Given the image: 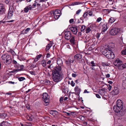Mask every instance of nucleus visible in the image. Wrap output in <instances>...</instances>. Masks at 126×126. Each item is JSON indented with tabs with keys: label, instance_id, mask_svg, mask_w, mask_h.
Segmentation results:
<instances>
[{
	"label": "nucleus",
	"instance_id": "nucleus-1",
	"mask_svg": "<svg viewBox=\"0 0 126 126\" xmlns=\"http://www.w3.org/2000/svg\"><path fill=\"white\" fill-rule=\"evenodd\" d=\"M62 69L60 66H56L52 70V75L53 80L55 82H58L62 79L61 74Z\"/></svg>",
	"mask_w": 126,
	"mask_h": 126
},
{
	"label": "nucleus",
	"instance_id": "nucleus-2",
	"mask_svg": "<svg viewBox=\"0 0 126 126\" xmlns=\"http://www.w3.org/2000/svg\"><path fill=\"white\" fill-rule=\"evenodd\" d=\"M1 58L2 60L4 61V62H5L6 64H10L12 62L11 56L7 53L3 54L1 56Z\"/></svg>",
	"mask_w": 126,
	"mask_h": 126
},
{
	"label": "nucleus",
	"instance_id": "nucleus-3",
	"mask_svg": "<svg viewBox=\"0 0 126 126\" xmlns=\"http://www.w3.org/2000/svg\"><path fill=\"white\" fill-rule=\"evenodd\" d=\"M116 106L121 108L122 111L121 112L120 114L121 116H123L126 112V108L125 107L123 106L122 101L120 100H118L117 101Z\"/></svg>",
	"mask_w": 126,
	"mask_h": 126
},
{
	"label": "nucleus",
	"instance_id": "nucleus-4",
	"mask_svg": "<svg viewBox=\"0 0 126 126\" xmlns=\"http://www.w3.org/2000/svg\"><path fill=\"white\" fill-rule=\"evenodd\" d=\"M42 97L44 100V105L47 106L49 104V97L48 96V94L47 93H44L42 95Z\"/></svg>",
	"mask_w": 126,
	"mask_h": 126
},
{
	"label": "nucleus",
	"instance_id": "nucleus-5",
	"mask_svg": "<svg viewBox=\"0 0 126 126\" xmlns=\"http://www.w3.org/2000/svg\"><path fill=\"white\" fill-rule=\"evenodd\" d=\"M100 49L101 52L105 56L106 54L109 52H111V49L109 47L106 48L105 47H101Z\"/></svg>",
	"mask_w": 126,
	"mask_h": 126
},
{
	"label": "nucleus",
	"instance_id": "nucleus-6",
	"mask_svg": "<svg viewBox=\"0 0 126 126\" xmlns=\"http://www.w3.org/2000/svg\"><path fill=\"white\" fill-rule=\"evenodd\" d=\"M14 8L13 6H11L9 7L7 16L8 18L10 19L12 16L14 14Z\"/></svg>",
	"mask_w": 126,
	"mask_h": 126
},
{
	"label": "nucleus",
	"instance_id": "nucleus-7",
	"mask_svg": "<svg viewBox=\"0 0 126 126\" xmlns=\"http://www.w3.org/2000/svg\"><path fill=\"white\" fill-rule=\"evenodd\" d=\"M64 37L66 40L70 39L72 37L71 32L66 31L64 32Z\"/></svg>",
	"mask_w": 126,
	"mask_h": 126
},
{
	"label": "nucleus",
	"instance_id": "nucleus-8",
	"mask_svg": "<svg viewBox=\"0 0 126 126\" xmlns=\"http://www.w3.org/2000/svg\"><path fill=\"white\" fill-rule=\"evenodd\" d=\"M119 31L118 28H114L111 29L110 31V33L112 35H116Z\"/></svg>",
	"mask_w": 126,
	"mask_h": 126
},
{
	"label": "nucleus",
	"instance_id": "nucleus-9",
	"mask_svg": "<svg viewBox=\"0 0 126 126\" xmlns=\"http://www.w3.org/2000/svg\"><path fill=\"white\" fill-rule=\"evenodd\" d=\"M6 11L4 5L2 3H0V15L5 14Z\"/></svg>",
	"mask_w": 126,
	"mask_h": 126
},
{
	"label": "nucleus",
	"instance_id": "nucleus-10",
	"mask_svg": "<svg viewBox=\"0 0 126 126\" xmlns=\"http://www.w3.org/2000/svg\"><path fill=\"white\" fill-rule=\"evenodd\" d=\"M105 56L108 59H112L114 58L115 55L114 53L111 50V52H109L106 54Z\"/></svg>",
	"mask_w": 126,
	"mask_h": 126
},
{
	"label": "nucleus",
	"instance_id": "nucleus-11",
	"mask_svg": "<svg viewBox=\"0 0 126 126\" xmlns=\"http://www.w3.org/2000/svg\"><path fill=\"white\" fill-rule=\"evenodd\" d=\"M114 65L117 66H121L123 64L122 61L119 59H117L115 60L113 63Z\"/></svg>",
	"mask_w": 126,
	"mask_h": 126
},
{
	"label": "nucleus",
	"instance_id": "nucleus-12",
	"mask_svg": "<svg viewBox=\"0 0 126 126\" xmlns=\"http://www.w3.org/2000/svg\"><path fill=\"white\" fill-rule=\"evenodd\" d=\"M78 27L76 26H72L70 28V29L75 34H76L78 31Z\"/></svg>",
	"mask_w": 126,
	"mask_h": 126
},
{
	"label": "nucleus",
	"instance_id": "nucleus-13",
	"mask_svg": "<svg viewBox=\"0 0 126 126\" xmlns=\"http://www.w3.org/2000/svg\"><path fill=\"white\" fill-rule=\"evenodd\" d=\"M113 110L115 112L117 113L120 112L121 110H122L121 108L118 107L116 105L114 106Z\"/></svg>",
	"mask_w": 126,
	"mask_h": 126
},
{
	"label": "nucleus",
	"instance_id": "nucleus-14",
	"mask_svg": "<svg viewBox=\"0 0 126 126\" xmlns=\"http://www.w3.org/2000/svg\"><path fill=\"white\" fill-rule=\"evenodd\" d=\"M74 61V60L73 59H72L70 58H68V60H66L65 62L66 65L67 66L70 65L71 63H73Z\"/></svg>",
	"mask_w": 126,
	"mask_h": 126
},
{
	"label": "nucleus",
	"instance_id": "nucleus-15",
	"mask_svg": "<svg viewBox=\"0 0 126 126\" xmlns=\"http://www.w3.org/2000/svg\"><path fill=\"white\" fill-rule=\"evenodd\" d=\"M101 28L102 32H104L106 31L108 28L107 27V24L105 23L102 25Z\"/></svg>",
	"mask_w": 126,
	"mask_h": 126
},
{
	"label": "nucleus",
	"instance_id": "nucleus-16",
	"mask_svg": "<svg viewBox=\"0 0 126 126\" xmlns=\"http://www.w3.org/2000/svg\"><path fill=\"white\" fill-rule=\"evenodd\" d=\"M119 89L117 87L114 88V89L111 92V94L113 95H117L119 94Z\"/></svg>",
	"mask_w": 126,
	"mask_h": 126
},
{
	"label": "nucleus",
	"instance_id": "nucleus-17",
	"mask_svg": "<svg viewBox=\"0 0 126 126\" xmlns=\"http://www.w3.org/2000/svg\"><path fill=\"white\" fill-rule=\"evenodd\" d=\"M57 62L58 65V66H61L62 65L63 63L62 60L60 58H58L57 60Z\"/></svg>",
	"mask_w": 126,
	"mask_h": 126
},
{
	"label": "nucleus",
	"instance_id": "nucleus-18",
	"mask_svg": "<svg viewBox=\"0 0 126 126\" xmlns=\"http://www.w3.org/2000/svg\"><path fill=\"white\" fill-rule=\"evenodd\" d=\"M49 14L52 15V16L53 15L54 16L55 18L56 19H58L61 15V14H60V15H59L57 14H55V13H53V12H51Z\"/></svg>",
	"mask_w": 126,
	"mask_h": 126
},
{
	"label": "nucleus",
	"instance_id": "nucleus-19",
	"mask_svg": "<svg viewBox=\"0 0 126 126\" xmlns=\"http://www.w3.org/2000/svg\"><path fill=\"white\" fill-rule=\"evenodd\" d=\"M12 63L15 67L18 68L19 67L20 64L16 61L14 60H13Z\"/></svg>",
	"mask_w": 126,
	"mask_h": 126
},
{
	"label": "nucleus",
	"instance_id": "nucleus-20",
	"mask_svg": "<svg viewBox=\"0 0 126 126\" xmlns=\"http://www.w3.org/2000/svg\"><path fill=\"white\" fill-rule=\"evenodd\" d=\"M82 55L80 54H78L74 56L75 58L78 60L81 59L82 58Z\"/></svg>",
	"mask_w": 126,
	"mask_h": 126
},
{
	"label": "nucleus",
	"instance_id": "nucleus-21",
	"mask_svg": "<svg viewBox=\"0 0 126 126\" xmlns=\"http://www.w3.org/2000/svg\"><path fill=\"white\" fill-rule=\"evenodd\" d=\"M74 90L76 92L77 94L79 95L81 91V89L79 88L78 86H76L75 89Z\"/></svg>",
	"mask_w": 126,
	"mask_h": 126
},
{
	"label": "nucleus",
	"instance_id": "nucleus-22",
	"mask_svg": "<svg viewBox=\"0 0 126 126\" xmlns=\"http://www.w3.org/2000/svg\"><path fill=\"white\" fill-rule=\"evenodd\" d=\"M71 38L70 40V42L72 45H74L75 44V36L72 35Z\"/></svg>",
	"mask_w": 126,
	"mask_h": 126
},
{
	"label": "nucleus",
	"instance_id": "nucleus-23",
	"mask_svg": "<svg viewBox=\"0 0 126 126\" xmlns=\"http://www.w3.org/2000/svg\"><path fill=\"white\" fill-rule=\"evenodd\" d=\"M50 113L54 116L55 117L56 115L58 114V112L55 110H52L50 111Z\"/></svg>",
	"mask_w": 126,
	"mask_h": 126
},
{
	"label": "nucleus",
	"instance_id": "nucleus-24",
	"mask_svg": "<svg viewBox=\"0 0 126 126\" xmlns=\"http://www.w3.org/2000/svg\"><path fill=\"white\" fill-rule=\"evenodd\" d=\"M42 56V55L40 54L37 56L34 59V61L35 62L37 61Z\"/></svg>",
	"mask_w": 126,
	"mask_h": 126
},
{
	"label": "nucleus",
	"instance_id": "nucleus-25",
	"mask_svg": "<svg viewBox=\"0 0 126 126\" xmlns=\"http://www.w3.org/2000/svg\"><path fill=\"white\" fill-rule=\"evenodd\" d=\"M82 2H72L71 3V5H72L74 6L76 5H79L81 4L82 3Z\"/></svg>",
	"mask_w": 126,
	"mask_h": 126
},
{
	"label": "nucleus",
	"instance_id": "nucleus-26",
	"mask_svg": "<svg viewBox=\"0 0 126 126\" xmlns=\"http://www.w3.org/2000/svg\"><path fill=\"white\" fill-rule=\"evenodd\" d=\"M52 46L51 44H48L46 46V50L47 51L49 50L50 47Z\"/></svg>",
	"mask_w": 126,
	"mask_h": 126
},
{
	"label": "nucleus",
	"instance_id": "nucleus-27",
	"mask_svg": "<svg viewBox=\"0 0 126 126\" xmlns=\"http://www.w3.org/2000/svg\"><path fill=\"white\" fill-rule=\"evenodd\" d=\"M122 85L124 88H126V78L125 79L123 80L122 83Z\"/></svg>",
	"mask_w": 126,
	"mask_h": 126
},
{
	"label": "nucleus",
	"instance_id": "nucleus-28",
	"mask_svg": "<svg viewBox=\"0 0 126 126\" xmlns=\"http://www.w3.org/2000/svg\"><path fill=\"white\" fill-rule=\"evenodd\" d=\"M115 20L113 17H111L110 19L109 20V23H112Z\"/></svg>",
	"mask_w": 126,
	"mask_h": 126
},
{
	"label": "nucleus",
	"instance_id": "nucleus-29",
	"mask_svg": "<svg viewBox=\"0 0 126 126\" xmlns=\"http://www.w3.org/2000/svg\"><path fill=\"white\" fill-rule=\"evenodd\" d=\"M21 71L20 69H14V70H13L12 71H11L10 72L12 73H15L18 71Z\"/></svg>",
	"mask_w": 126,
	"mask_h": 126
},
{
	"label": "nucleus",
	"instance_id": "nucleus-30",
	"mask_svg": "<svg viewBox=\"0 0 126 126\" xmlns=\"http://www.w3.org/2000/svg\"><path fill=\"white\" fill-rule=\"evenodd\" d=\"M29 6H28L24 8V11L25 12L27 13L29 9Z\"/></svg>",
	"mask_w": 126,
	"mask_h": 126
},
{
	"label": "nucleus",
	"instance_id": "nucleus-31",
	"mask_svg": "<svg viewBox=\"0 0 126 126\" xmlns=\"http://www.w3.org/2000/svg\"><path fill=\"white\" fill-rule=\"evenodd\" d=\"M46 62L45 60H44L42 61V64L43 66L44 67L46 65Z\"/></svg>",
	"mask_w": 126,
	"mask_h": 126
},
{
	"label": "nucleus",
	"instance_id": "nucleus-32",
	"mask_svg": "<svg viewBox=\"0 0 126 126\" xmlns=\"http://www.w3.org/2000/svg\"><path fill=\"white\" fill-rule=\"evenodd\" d=\"M61 12V11L59 10H56L55 12H53V13H55V14H58L59 15L60 14V13Z\"/></svg>",
	"mask_w": 126,
	"mask_h": 126
},
{
	"label": "nucleus",
	"instance_id": "nucleus-33",
	"mask_svg": "<svg viewBox=\"0 0 126 126\" xmlns=\"http://www.w3.org/2000/svg\"><path fill=\"white\" fill-rule=\"evenodd\" d=\"M121 53L123 55H126V47L122 51Z\"/></svg>",
	"mask_w": 126,
	"mask_h": 126
},
{
	"label": "nucleus",
	"instance_id": "nucleus-34",
	"mask_svg": "<svg viewBox=\"0 0 126 126\" xmlns=\"http://www.w3.org/2000/svg\"><path fill=\"white\" fill-rule=\"evenodd\" d=\"M85 31L86 33H87L91 31V29L90 28L88 27L86 28Z\"/></svg>",
	"mask_w": 126,
	"mask_h": 126
},
{
	"label": "nucleus",
	"instance_id": "nucleus-35",
	"mask_svg": "<svg viewBox=\"0 0 126 126\" xmlns=\"http://www.w3.org/2000/svg\"><path fill=\"white\" fill-rule=\"evenodd\" d=\"M25 79V78L24 77H21L18 78V79L20 81H23Z\"/></svg>",
	"mask_w": 126,
	"mask_h": 126
},
{
	"label": "nucleus",
	"instance_id": "nucleus-36",
	"mask_svg": "<svg viewBox=\"0 0 126 126\" xmlns=\"http://www.w3.org/2000/svg\"><path fill=\"white\" fill-rule=\"evenodd\" d=\"M88 13L87 12H85L84 13L83 16V17L84 18L86 17L88 15Z\"/></svg>",
	"mask_w": 126,
	"mask_h": 126
},
{
	"label": "nucleus",
	"instance_id": "nucleus-37",
	"mask_svg": "<svg viewBox=\"0 0 126 126\" xmlns=\"http://www.w3.org/2000/svg\"><path fill=\"white\" fill-rule=\"evenodd\" d=\"M85 29V26L84 25H82L80 29V30L81 32L83 31Z\"/></svg>",
	"mask_w": 126,
	"mask_h": 126
},
{
	"label": "nucleus",
	"instance_id": "nucleus-38",
	"mask_svg": "<svg viewBox=\"0 0 126 126\" xmlns=\"http://www.w3.org/2000/svg\"><path fill=\"white\" fill-rule=\"evenodd\" d=\"M90 63L91 64V65L92 67L95 66L96 64V63H94V62L93 61H92Z\"/></svg>",
	"mask_w": 126,
	"mask_h": 126
},
{
	"label": "nucleus",
	"instance_id": "nucleus-39",
	"mask_svg": "<svg viewBox=\"0 0 126 126\" xmlns=\"http://www.w3.org/2000/svg\"><path fill=\"white\" fill-rule=\"evenodd\" d=\"M7 123L6 122L3 121L0 124V126H5V124Z\"/></svg>",
	"mask_w": 126,
	"mask_h": 126
},
{
	"label": "nucleus",
	"instance_id": "nucleus-40",
	"mask_svg": "<svg viewBox=\"0 0 126 126\" xmlns=\"http://www.w3.org/2000/svg\"><path fill=\"white\" fill-rule=\"evenodd\" d=\"M29 118V119H28L30 121H32V120L33 119V117L32 116H31L30 115H29L27 117V118H28V117Z\"/></svg>",
	"mask_w": 126,
	"mask_h": 126
},
{
	"label": "nucleus",
	"instance_id": "nucleus-41",
	"mask_svg": "<svg viewBox=\"0 0 126 126\" xmlns=\"http://www.w3.org/2000/svg\"><path fill=\"white\" fill-rule=\"evenodd\" d=\"M1 117L2 118H5L6 116V114L5 113H3L0 115Z\"/></svg>",
	"mask_w": 126,
	"mask_h": 126
},
{
	"label": "nucleus",
	"instance_id": "nucleus-42",
	"mask_svg": "<svg viewBox=\"0 0 126 126\" xmlns=\"http://www.w3.org/2000/svg\"><path fill=\"white\" fill-rule=\"evenodd\" d=\"M79 118L81 120H84L85 119V117L84 116H79Z\"/></svg>",
	"mask_w": 126,
	"mask_h": 126
},
{
	"label": "nucleus",
	"instance_id": "nucleus-43",
	"mask_svg": "<svg viewBox=\"0 0 126 126\" xmlns=\"http://www.w3.org/2000/svg\"><path fill=\"white\" fill-rule=\"evenodd\" d=\"M14 21V20H11L10 21H6V22H13ZM6 21H2V23H5L6 22Z\"/></svg>",
	"mask_w": 126,
	"mask_h": 126
},
{
	"label": "nucleus",
	"instance_id": "nucleus-44",
	"mask_svg": "<svg viewBox=\"0 0 126 126\" xmlns=\"http://www.w3.org/2000/svg\"><path fill=\"white\" fill-rule=\"evenodd\" d=\"M45 83L47 85L49 84L50 83V81L48 79H46L45 81Z\"/></svg>",
	"mask_w": 126,
	"mask_h": 126
},
{
	"label": "nucleus",
	"instance_id": "nucleus-45",
	"mask_svg": "<svg viewBox=\"0 0 126 126\" xmlns=\"http://www.w3.org/2000/svg\"><path fill=\"white\" fill-rule=\"evenodd\" d=\"M30 30V29L29 28H27L25 30V32H25V33H27V32H28Z\"/></svg>",
	"mask_w": 126,
	"mask_h": 126
},
{
	"label": "nucleus",
	"instance_id": "nucleus-46",
	"mask_svg": "<svg viewBox=\"0 0 126 126\" xmlns=\"http://www.w3.org/2000/svg\"><path fill=\"white\" fill-rule=\"evenodd\" d=\"M81 9H79L76 11V14L78 15L81 11Z\"/></svg>",
	"mask_w": 126,
	"mask_h": 126
},
{
	"label": "nucleus",
	"instance_id": "nucleus-47",
	"mask_svg": "<svg viewBox=\"0 0 126 126\" xmlns=\"http://www.w3.org/2000/svg\"><path fill=\"white\" fill-rule=\"evenodd\" d=\"M71 84L72 86V87H73L75 85V82H74L72 80L71 81Z\"/></svg>",
	"mask_w": 126,
	"mask_h": 126
},
{
	"label": "nucleus",
	"instance_id": "nucleus-48",
	"mask_svg": "<svg viewBox=\"0 0 126 126\" xmlns=\"http://www.w3.org/2000/svg\"><path fill=\"white\" fill-rule=\"evenodd\" d=\"M108 89L109 91H110L112 88V86H110V85L109 84L108 85Z\"/></svg>",
	"mask_w": 126,
	"mask_h": 126
},
{
	"label": "nucleus",
	"instance_id": "nucleus-49",
	"mask_svg": "<svg viewBox=\"0 0 126 126\" xmlns=\"http://www.w3.org/2000/svg\"><path fill=\"white\" fill-rule=\"evenodd\" d=\"M121 66L123 67V68H126V63H125L123 64H122Z\"/></svg>",
	"mask_w": 126,
	"mask_h": 126
},
{
	"label": "nucleus",
	"instance_id": "nucleus-50",
	"mask_svg": "<svg viewBox=\"0 0 126 126\" xmlns=\"http://www.w3.org/2000/svg\"><path fill=\"white\" fill-rule=\"evenodd\" d=\"M102 20V18L100 17H99L98 18L97 20L96 21L97 22H99L101 20Z\"/></svg>",
	"mask_w": 126,
	"mask_h": 126
},
{
	"label": "nucleus",
	"instance_id": "nucleus-51",
	"mask_svg": "<svg viewBox=\"0 0 126 126\" xmlns=\"http://www.w3.org/2000/svg\"><path fill=\"white\" fill-rule=\"evenodd\" d=\"M28 6H30L29 7V10H31L34 8V7H33L32 5V6L31 5H28Z\"/></svg>",
	"mask_w": 126,
	"mask_h": 126
},
{
	"label": "nucleus",
	"instance_id": "nucleus-52",
	"mask_svg": "<svg viewBox=\"0 0 126 126\" xmlns=\"http://www.w3.org/2000/svg\"><path fill=\"white\" fill-rule=\"evenodd\" d=\"M74 19H71L69 20V22L70 23H71L73 22Z\"/></svg>",
	"mask_w": 126,
	"mask_h": 126
},
{
	"label": "nucleus",
	"instance_id": "nucleus-53",
	"mask_svg": "<svg viewBox=\"0 0 126 126\" xmlns=\"http://www.w3.org/2000/svg\"><path fill=\"white\" fill-rule=\"evenodd\" d=\"M88 14L90 16H92L93 14L92 12V11H90L89 12Z\"/></svg>",
	"mask_w": 126,
	"mask_h": 126
},
{
	"label": "nucleus",
	"instance_id": "nucleus-54",
	"mask_svg": "<svg viewBox=\"0 0 126 126\" xmlns=\"http://www.w3.org/2000/svg\"><path fill=\"white\" fill-rule=\"evenodd\" d=\"M100 34H99V33H97L96 34V37L97 38V39H98L99 38V36H100Z\"/></svg>",
	"mask_w": 126,
	"mask_h": 126
},
{
	"label": "nucleus",
	"instance_id": "nucleus-55",
	"mask_svg": "<svg viewBox=\"0 0 126 126\" xmlns=\"http://www.w3.org/2000/svg\"><path fill=\"white\" fill-rule=\"evenodd\" d=\"M19 67L20 68V69L21 70V71L24 67V66L23 65H20Z\"/></svg>",
	"mask_w": 126,
	"mask_h": 126
},
{
	"label": "nucleus",
	"instance_id": "nucleus-56",
	"mask_svg": "<svg viewBox=\"0 0 126 126\" xmlns=\"http://www.w3.org/2000/svg\"><path fill=\"white\" fill-rule=\"evenodd\" d=\"M96 96L97 98H101L100 96L98 94H96Z\"/></svg>",
	"mask_w": 126,
	"mask_h": 126
},
{
	"label": "nucleus",
	"instance_id": "nucleus-57",
	"mask_svg": "<svg viewBox=\"0 0 126 126\" xmlns=\"http://www.w3.org/2000/svg\"><path fill=\"white\" fill-rule=\"evenodd\" d=\"M63 97H61L60 99V102H62L63 101Z\"/></svg>",
	"mask_w": 126,
	"mask_h": 126
},
{
	"label": "nucleus",
	"instance_id": "nucleus-58",
	"mask_svg": "<svg viewBox=\"0 0 126 126\" xmlns=\"http://www.w3.org/2000/svg\"><path fill=\"white\" fill-rule=\"evenodd\" d=\"M50 55L49 53H47V54L46 57L47 58H48L50 56Z\"/></svg>",
	"mask_w": 126,
	"mask_h": 126
},
{
	"label": "nucleus",
	"instance_id": "nucleus-59",
	"mask_svg": "<svg viewBox=\"0 0 126 126\" xmlns=\"http://www.w3.org/2000/svg\"><path fill=\"white\" fill-rule=\"evenodd\" d=\"M8 83L10 84H15V82H12V81H9L8 82Z\"/></svg>",
	"mask_w": 126,
	"mask_h": 126
},
{
	"label": "nucleus",
	"instance_id": "nucleus-60",
	"mask_svg": "<svg viewBox=\"0 0 126 126\" xmlns=\"http://www.w3.org/2000/svg\"><path fill=\"white\" fill-rule=\"evenodd\" d=\"M89 91H87V90H85L84 91V93H89Z\"/></svg>",
	"mask_w": 126,
	"mask_h": 126
},
{
	"label": "nucleus",
	"instance_id": "nucleus-61",
	"mask_svg": "<svg viewBox=\"0 0 126 126\" xmlns=\"http://www.w3.org/2000/svg\"><path fill=\"white\" fill-rule=\"evenodd\" d=\"M72 76L73 77H76V75L75 74L73 73Z\"/></svg>",
	"mask_w": 126,
	"mask_h": 126
},
{
	"label": "nucleus",
	"instance_id": "nucleus-62",
	"mask_svg": "<svg viewBox=\"0 0 126 126\" xmlns=\"http://www.w3.org/2000/svg\"><path fill=\"white\" fill-rule=\"evenodd\" d=\"M106 76L107 78H109L110 77V75L109 74H108L106 75Z\"/></svg>",
	"mask_w": 126,
	"mask_h": 126
},
{
	"label": "nucleus",
	"instance_id": "nucleus-63",
	"mask_svg": "<svg viewBox=\"0 0 126 126\" xmlns=\"http://www.w3.org/2000/svg\"><path fill=\"white\" fill-rule=\"evenodd\" d=\"M10 1V0H6L5 1V2L7 3H8Z\"/></svg>",
	"mask_w": 126,
	"mask_h": 126
},
{
	"label": "nucleus",
	"instance_id": "nucleus-64",
	"mask_svg": "<svg viewBox=\"0 0 126 126\" xmlns=\"http://www.w3.org/2000/svg\"><path fill=\"white\" fill-rule=\"evenodd\" d=\"M30 73L32 75L34 74V72L33 71H30Z\"/></svg>",
	"mask_w": 126,
	"mask_h": 126
}]
</instances>
